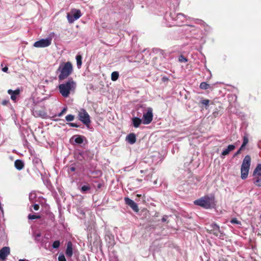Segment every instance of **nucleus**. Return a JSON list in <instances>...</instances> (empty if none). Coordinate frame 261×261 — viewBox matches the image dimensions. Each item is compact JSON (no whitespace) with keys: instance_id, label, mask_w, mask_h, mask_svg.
<instances>
[{"instance_id":"f257e3e1","label":"nucleus","mask_w":261,"mask_h":261,"mask_svg":"<svg viewBox=\"0 0 261 261\" xmlns=\"http://www.w3.org/2000/svg\"><path fill=\"white\" fill-rule=\"evenodd\" d=\"M76 88V83L71 77L69 78L67 81L58 86L60 94L65 98L68 97L71 93H74Z\"/></svg>"},{"instance_id":"f03ea898","label":"nucleus","mask_w":261,"mask_h":261,"mask_svg":"<svg viewBox=\"0 0 261 261\" xmlns=\"http://www.w3.org/2000/svg\"><path fill=\"white\" fill-rule=\"evenodd\" d=\"M57 72H59L58 79L60 81L67 79L73 72V66L70 62L61 63Z\"/></svg>"},{"instance_id":"7ed1b4c3","label":"nucleus","mask_w":261,"mask_h":261,"mask_svg":"<svg viewBox=\"0 0 261 261\" xmlns=\"http://www.w3.org/2000/svg\"><path fill=\"white\" fill-rule=\"evenodd\" d=\"M194 203L205 208H211L215 206V197L214 195L205 196L195 200Z\"/></svg>"},{"instance_id":"20e7f679","label":"nucleus","mask_w":261,"mask_h":261,"mask_svg":"<svg viewBox=\"0 0 261 261\" xmlns=\"http://www.w3.org/2000/svg\"><path fill=\"white\" fill-rule=\"evenodd\" d=\"M251 158L249 155H247L244 158L242 164L241 165V178L243 179H246L248 176Z\"/></svg>"},{"instance_id":"39448f33","label":"nucleus","mask_w":261,"mask_h":261,"mask_svg":"<svg viewBox=\"0 0 261 261\" xmlns=\"http://www.w3.org/2000/svg\"><path fill=\"white\" fill-rule=\"evenodd\" d=\"M199 106L202 109H205L209 111L212 110L213 114L217 113V109H215L216 103L212 100L202 98L199 103Z\"/></svg>"},{"instance_id":"423d86ee","label":"nucleus","mask_w":261,"mask_h":261,"mask_svg":"<svg viewBox=\"0 0 261 261\" xmlns=\"http://www.w3.org/2000/svg\"><path fill=\"white\" fill-rule=\"evenodd\" d=\"M207 230L209 233L213 234L219 238L223 237V233L220 230L219 226L216 224H211Z\"/></svg>"},{"instance_id":"0eeeda50","label":"nucleus","mask_w":261,"mask_h":261,"mask_svg":"<svg viewBox=\"0 0 261 261\" xmlns=\"http://www.w3.org/2000/svg\"><path fill=\"white\" fill-rule=\"evenodd\" d=\"M51 40L52 39L51 38L42 39L35 42L34 44V46L38 48L47 47L51 44Z\"/></svg>"},{"instance_id":"6e6552de","label":"nucleus","mask_w":261,"mask_h":261,"mask_svg":"<svg viewBox=\"0 0 261 261\" xmlns=\"http://www.w3.org/2000/svg\"><path fill=\"white\" fill-rule=\"evenodd\" d=\"M124 201L125 203L129 205L133 210V211L136 212H138L139 211L137 204L133 200L129 199L128 197H125L124 198Z\"/></svg>"},{"instance_id":"1a4fd4ad","label":"nucleus","mask_w":261,"mask_h":261,"mask_svg":"<svg viewBox=\"0 0 261 261\" xmlns=\"http://www.w3.org/2000/svg\"><path fill=\"white\" fill-rule=\"evenodd\" d=\"M10 250L8 247H4L0 250V260H4L10 254Z\"/></svg>"},{"instance_id":"9d476101","label":"nucleus","mask_w":261,"mask_h":261,"mask_svg":"<svg viewBox=\"0 0 261 261\" xmlns=\"http://www.w3.org/2000/svg\"><path fill=\"white\" fill-rule=\"evenodd\" d=\"M8 93L11 95V98L12 100L15 101L16 99V96L20 93V90L17 89L14 91L9 89L8 90Z\"/></svg>"},{"instance_id":"9b49d317","label":"nucleus","mask_w":261,"mask_h":261,"mask_svg":"<svg viewBox=\"0 0 261 261\" xmlns=\"http://www.w3.org/2000/svg\"><path fill=\"white\" fill-rule=\"evenodd\" d=\"M126 140L130 144H134L136 141V135L133 133L129 134L126 136Z\"/></svg>"},{"instance_id":"f8f14e48","label":"nucleus","mask_w":261,"mask_h":261,"mask_svg":"<svg viewBox=\"0 0 261 261\" xmlns=\"http://www.w3.org/2000/svg\"><path fill=\"white\" fill-rule=\"evenodd\" d=\"M80 119L85 124H86L87 127H89V124L90 123L89 115H80Z\"/></svg>"},{"instance_id":"ddd939ff","label":"nucleus","mask_w":261,"mask_h":261,"mask_svg":"<svg viewBox=\"0 0 261 261\" xmlns=\"http://www.w3.org/2000/svg\"><path fill=\"white\" fill-rule=\"evenodd\" d=\"M72 245L71 242H69L67 244L66 254L67 256L71 257L72 255Z\"/></svg>"},{"instance_id":"4468645a","label":"nucleus","mask_w":261,"mask_h":261,"mask_svg":"<svg viewBox=\"0 0 261 261\" xmlns=\"http://www.w3.org/2000/svg\"><path fill=\"white\" fill-rule=\"evenodd\" d=\"M235 146L234 145H229L227 148L224 149L221 153L222 156H225L229 153V152L235 148Z\"/></svg>"},{"instance_id":"2eb2a0df","label":"nucleus","mask_w":261,"mask_h":261,"mask_svg":"<svg viewBox=\"0 0 261 261\" xmlns=\"http://www.w3.org/2000/svg\"><path fill=\"white\" fill-rule=\"evenodd\" d=\"M14 165L15 168L19 170H21L24 167V164L23 162L20 160H16L15 161Z\"/></svg>"},{"instance_id":"dca6fc26","label":"nucleus","mask_w":261,"mask_h":261,"mask_svg":"<svg viewBox=\"0 0 261 261\" xmlns=\"http://www.w3.org/2000/svg\"><path fill=\"white\" fill-rule=\"evenodd\" d=\"M153 115H143V123L145 124H148L150 123L152 120Z\"/></svg>"},{"instance_id":"f3484780","label":"nucleus","mask_w":261,"mask_h":261,"mask_svg":"<svg viewBox=\"0 0 261 261\" xmlns=\"http://www.w3.org/2000/svg\"><path fill=\"white\" fill-rule=\"evenodd\" d=\"M132 121L134 126L138 127L142 122V120L138 117H134L132 118Z\"/></svg>"},{"instance_id":"a211bd4d","label":"nucleus","mask_w":261,"mask_h":261,"mask_svg":"<svg viewBox=\"0 0 261 261\" xmlns=\"http://www.w3.org/2000/svg\"><path fill=\"white\" fill-rule=\"evenodd\" d=\"M73 12H74L73 14L74 21L78 19L82 16V13L80 10L73 9L72 10V13Z\"/></svg>"},{"instance_id":"6ab92c4d","label":"nucleus","mask_w":261,"mask_h":261,"mask_svg":"<svg viewBox=\"0 0 261 261\" xmlns=\"http://www.w3.org/2000/svg\"><path fill=\"white\" fill-rule=\"evenodd\" d=\"M199 88L202 90H207L208 89H213V88L212 87V86H211V85L207 84L206 82L201 83L199 85Z\"/></svg>"},{"instance_id":"aec40b11","label":"nucleus","mask_w":261,"mask_h":261,"mask_svg":"<svg viewBox=\"0 0 261 261\" xmlns=\"http://www.w3.org/2000/svg\"><path fill=\"white\" fill-rule=\"evenodd\" d=\"M84 137L81 136H74L72 139H74V142L77 144H82L83 142Z\"/></svg>"},{"instance_id":"412c9836","label":"nucleus","mask_w":261,"mask_h":261,"mask_svg":"<svg viewBox=\"0 0 261 261\" xmlns=\"http://www.w3.org/2000/svg\"><path fill=\"white\" fill-rule=\"evenodd\" d=\"M253 176H261V164H258L253 172Z\"/></svg>"},{"instance_id":"4be33fe9","label":"nucleus","mask_w":261,"mask_h":261,"mask_svg":"<svg viewBox=\"0 0 261 261\" xmlns=\"http://www.w3.org/2000/svg\"><path fill=\"white\" fill-rule=\"evenodd\" d=\"M254 183L255 185L261 186V176H254Z\"/></svg>"},{"instance_id":"5701e85b","label":"nucleus","mask_w":261,"mask_h":261,"mask_svg":"<svg viewBox=\"0 0 261 261\" xmlns=\"http://www.w3.org/2000/svg\"><path fill=\"white\" fill-rule=\"evenodd\" d=\"M141 109L143 110V114H152V109L151 108H143L141 107Z\"/></svg>"},{"instance_id":"b1692460","label":"nucleus","mask_w":261,"mask_h":261,"mask_svg":"<svg viewBox=\"0 0 261 261\" xmlns=\"http://www.w3.org/2000/svg\"><path fill=\"white\" fill-rule=\"evenodd\" d=\"M77 66L80 68L82 64V57L81 55H77L76 56Z\"/></svg>"},{"instance_id":"393cba45","label":"nucleus","mask_w":261,"mask_h":261,"mask_svg":"<svg viewBox=\"0 0 261 261\" xmlns=\"http://www.w3.org/2000/svg\"><path fill=\"white\" fill-rule=\"evenodd\" d=\"M119 77V73L117 71H114L111 74V80L113 81H116Z\"/></svg>"},{"instance_id":"a878e982","label":"nucleus","mask_w":261,"mask_h":261,"mask_svg":"<svg viewBox=\"0 0 261 261\" xmlns=\"http://www.w3.org/2000/svg\"><path fill=\"white\" fill-rule=\"evenodd\" d=\"M67 18L68 19L69 23H72L74 21V19H73L74 17H73V15H72L70 13H67Z\"/></svg>"},{"instance_id":"bb28decb","label":"nucleus","mask_w":261,"mask_h":261,"mask_svg":"<svg viewBox=\"0 0 261 261\" xmlns=\"http://www.w3.org/2000/svg\"><path fill=\"white\" fill-rule=\"evenodd\" d=\"M178 61L181 63H186L188 62V59L183 55H180L179 56Z\"/></svg>"},{"instance_id":"cd10ccee","label":"nucleus","mask_w":261,"mask_h":261,"mask_svg":"<svg viewBox=\"0 0 261 261\" xmlns=\"http://www.w3.org/2000/svg\"><path fill=\"white\" fill-rule=\"evenodd\" d=\"M40 218V217L39 215L30 214L28 216V219H30V220H33V219H39Z\"/></svg>"},{"instance_id":"c85d7f7f","label":"nucleus","mask_w":261,"mask_h":261,"mask_svg":"<svg viewBox=\"0 0 261 261\" xmlns=\"http://www.w3.org/2000/svg\"><path fill=\"white\" fill-rule=\"evenodd\" d=\"M248 143V135L246 134L243 137V142L242 144L246 146Z\"/></svg>"},{"instance_id":"c756f323","label":"nucleus","mask_w":261,"mask_h":261,"mask_svg":"<svg viewBox=\"0 0 261 261\" xmlns=\"http://www.w3.org/2000/svg\"><path fill=\"white\" fill-rule=\"evenodd\" d=\"M90 189V187L89 186L84 185L82 187L81 190L82 192H85L89 190Z\"/></svg>"},{"instance_id":"7c9ffc66","label":"nucleus","mask_w":261,"mask_h":261,"mask_svg":"<svg viewBox=\"0 0 261 261\" xmlns=\"http://www.w3.org/2000/svg\"><path fill=\"white\" fill-rule=\"evenodd\" d=\"M60 243L59 241H55L53 244V247L54 248H58L60 246Z\"/></svg>"},{"instance_id":"2f4dec72","label":"nucleus","mask_w":261,"mask_h":261,"mask_svg":"<svg viewBox=\"0 0 261 261\" xmlns=\"http://www.w3.org/2000/svg\"><path fill=\"white\" fill-rule=\"evenodd\" d=\"M65 118L68 121H72L74 119V115H66Z\"/></svg>"},{"instance_id":"473e14b6","label":"nucleus","mask_w":261,"mask_h":261,"mask_svg":"<svg viewBox=\"0 0 261 261\" xmlns=\"http://www.w3.org/2000/svg\"><path fill=\"white\" fill-rule=\"evenodd\" d=\"M59 261H66V258L63 254H60L58 257Z\"/></svg>"},{"instance_id":"72a5a7b5","label":"nucleus","mask_w":261,"mask_h":261,"mask_svg":"<svg viewBox=\"0 0 261 261\" xmlns=\"http://www.w3.org/2000/svg\"><path fill=\"white\" fill-rule=\"evenodd\" d=\"M231 223L232 224H240L241 222L237 220L236 218H233L231 220Z\"/></svg>"},{"instance_id":"f704fd0d","label":"nucleus","mask_w":261,"mask_h":261,"mask_svg":"<svg viewBox=\"0 0 261 261\" xmlns=\"http://www.w3.org/2000/svg\"><path fill=\"white\" fill-rule=\"evenodd\" d=\"M35 197V194L34 193H31L29 195V199L30 200H32Z\"/></svg>"},{"instance_id":"c9c22d12","label":"nucleus","mask_w":261,"mask_h":261,"mask_svg":"<svg viewBox=\"0 0 261 261\" xmlns=\"http://www.w3.org/2000/svg\"><path fill=\"white\" fill-rule=\"evenodd\" d=\"M67 107H64L62 110L58 114H64L67 111Z\"/></svg>"},{"instance_id":"e433bc0d","label":"nucleus","mask_w":261,"mask_h":261,"mask_svg":"<svg viewBox=\"0 0 261 261\" xmlns=\"http://www.w3.org/2000/svg\"><path fill=\"white\" fill-rule=\"evenodd\" d=\"M33 206L34 210L35 211H38L39 209V205L37 204H34Z\"/></svg>"},{"instance_id":"4c0bfd02","label":"nucleus","mask_w":261,"mask_h":261,"mask_svg":"<svg viewBox=\"0 0 261 261\" xmlns=\"http://www.w3.org/2000/svg\"><path fill=\"white\" fill-rule=\"evenodd\" d=\"M79 114H84V115H85V114H88V113H87L86 110H82V111L80 112Z\"/></svg>"},{"instance_id":"58836bf2","label":"nucleus","mask_w":261,"mask_h":261,"mask_svg":"<svg viewBox=\"0 0 261 261\" xmlns=\"http://www.w3.org/2000/svg\"><path fill=\"white\" fill-rule=\"evenodd\" d=\"M8 70V67L7 66H5V67L2 68V71L5 72H7Z\"/></svg>"},{"instance_id":"ea45409f","label":"nucleus","mask_w":261,"mask_h":261,"mask_svg":"<svg viewBox=\"0 0 261 261\" xmlns=\"http://www.w3.org/2000/svg\"><path fill=\"white\" fill-rule=\"evenodd\" d=\"M167 218L168 217L167 216H164L162 219V222H166L167 221Z\"/></svg>"},{"instance_id":"a19ab883","label":"nucleus","mask_w":261,"mask_h":261,"mask_svg":"<svg viewBox=\"0 0 261 261\" xmlns=\"http://www.w3.org/2000/svg\"><path fill=\"white\" fill-rule=\"evenodd\" d=\"M8 103V100H3V101L2 102V103L3 105H6Z\"/></svg>"},{"instance_id":"79ce46f5","label":"nucleus","mask_w":261,"mask_h":261,"mask_svg":"<svg viewBox=\"0 0 261 261\" xmlns=\"http://www.w3.org/2000/svg\"><path fill=\"white\" fill-rule=\"evenodd\" d=\"M241 153L240 150H238L234 154V156H236Z\"/></svg>"},{"instance_id":"37998d69","label":"nucleus","mask_w":261,"mask_h":261,"mask_svg":"<svg viewBox=\"0 0 261 261\" xmlns=\"http://www.w3.org/2000/svg\"><path fill=\"white\" fill-rule=\"evenodd\" d=\"M69 124L71 126H75V127L77 126V125L75 123H69Z\"/></svg>"},{"instance_id":"c03bdc74","label":"nucleus","mask_w":261,"mask_h":261,"mask_svg":"<svg viewBox=\"0 0 261 261\" xmlns=\"http://www.w3.org/2000/svg\"><path fill=\"white\" fill-rule=\"evenodd\" d=\"M245 146V145L242 144L241 147L240 148V149L239 150H240V151H241V150L244 149Z\"/></svg>"},{"instance_id":"a18cd8bd","label":"nucleus","mask_w":261,"mask_h":261,"mask_svg":"<svg viewBox=\"0 0 261 261\" xmlns=\"http://www.w3.org/2000/svg\"><path fill=\"white\" fill-rule=\"evenodd\" d=\"M184 16V15H183L182 14H178V15H177V17L178 18H179L180 16Z\"/></svg>"},{"instance_id":"49530a36","label":"nucleus","mask_w":261,"mask_h":261,"mask_svg":"<svg viewBox=\"0 0 261 261\" xmlns=\"http://www.w3.org/2000/svg\"><path fill=\"white\" fill-rule=\"evenodd\" d=\"M41 116H43L42 118H46V116H47V115H41Z\"/></svg>"},{"instance_id":"de8ad7c7","label":"nucleus","mask_w":261,"mask_h":261,"mask_svg":"<svg viewBox=\"0 0 261 261\" xmlns=\"http://www.w3.org/2000/svg\"><path fill=\"white\" fill-rule=\"evenodd\" d=\"M71 170L72 171H74L75 169H74V168L72 167V168H71Z\"/></svg>"},{"instance_id":"09e8293b","label":"nucleus","mask_w":261,"mask_h":261,"mask_svg":"<svg viewBox=\"0 0 261 261\" xmlns=\"http://www.w3.org/2000/svg\"><path fill=\"white\" fill-rule=\"evenodd\" d=\"M19 261H25V260H24V259H19Z\"/></svg>"},{"instance_id":"8fccbe9b","label":"nucleus","mask_w":261,"mask_h":261,"mask_svg":"<svg viewBox=\"0 0 261 261\" xmlns=\"http://www.w3.org/2000/svg\"><path fill=\"white\" fill-rule=\"evenodd\" d=\"M137 114H141V113L140 112H138Z\"/></svg>"}]
</instances>
